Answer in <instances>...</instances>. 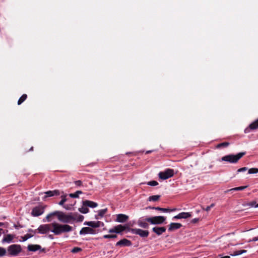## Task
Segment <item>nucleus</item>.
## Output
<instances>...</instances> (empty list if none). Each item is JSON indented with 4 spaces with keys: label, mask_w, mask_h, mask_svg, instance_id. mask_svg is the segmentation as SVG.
Instances as JSON below:
<instances>
[{
    "label": "nucleus",
    "mask_w": 258,
    "mask_h": 258,
    "mask_svg": "<svg viewBox=\"0 0 258 258\" xmlns=\"http://www.w3.org/2000/svg\"><path fill=\"white\" fill-rule=\"evenodd\" d=\"M72 230V227L69 225L61 224L56 222L41 225L37 228L38 233L46 234L51 231L56 235H60L62 233L69 232Z\"/></svg>",
    "instance_id": "1"
},
{
    "label": "nucleus",
    "mask_w": 258,
    "mask_h": 258,
    "mask_svg": "<svg viewBox=\"0 0 258 258\" xmlns=\"http://www.w3.org/2000/svg\"><path fill=\"white\" fill-rule=\"evenodd\" d=\"M57 214L58 220L64 223H73L75 222H81L84 220V216L77 212L66 214L62 212L58 211Z\"/></svg>",
    "instance_id": "2"
},
{
    "label": "nucleus",
    "mask_w": 258,
    "mask_h": 258,
    "mask_svg": "<svg viewBox=\"0 0 258 258\" xmlns=\"http://www.w3.org/2000/svg\"><path fill=\"white\" fill-rule=\"evenodd\" d=\"M245 152H240L236 155L229 154L222 157L221 161L227 162L229 163L234 164L238 161L245 155Z\"/></svg>",
    "instance_id": "3"
},
{
    "label": "nucleus",
    "mask_w": 258,
    "mask_h": 258,
    "mask_svg": "<svg viewBox=\"0 0 258 258\" xmlns=\"http://www.w3.org/2000/svg\"><path fill=\"white\" fill-rule=\"evenodd\" d=\"M22 251L20 245L12 244L8 247V255L14 256L17 255Z\"/></svg>",
    "instance_id": "4"
},
{
    "label": "nucleus",
    "mask_w": 258,
    "mask_h": 258,
    "mask_svg": "<svg viewBox=\"0 0 258 258\" xmlns=\"http://www.w3.org/2000/svg\"><path fill=\"white\" fill-rule=\"evenodd\" d=\"M166 220V217L162 216H154L146 218V221L154 225H160Z\"/></svg>",
    "instance_id": "5"
},
{
    "label": "nucleus",
    "mask_w": 258,
    "mask_h": 258,
    "mask_svg": "<svg viewBox=\"0 0 258 258\" xmlns=\"http://www.w3.org/2000/svg\"><path fill=\"white\" fill-rule=\"evenodd\" d=\"M174 174L173 169L168 168L163 171L160 172L158 174V176L160 179L165 180L173 176Z\"/></svg>",
    "instance_id": "6"
},
{
    "label": "nucleus",
    "mask_w": 258,
    "mask_h": 258,
    "mask_svg": "<svg viewBox=\"0 0 258 258\" xmlns=\"http://www.w3.org/2000/svg\"><path fill=\"white\" fill-rule=\"evenodd\" d=\"M128 229H130L127 225H118L113 227L112 228L108 230L109 233H120L121 232L127 230L128 231Z\"/></svg>",
    "instance_id": "7"
},
{
    "label": "nucleus",
    "mask_w": 258,
    "mask_h": 258,
    "mask_svg": "<svg viewBox=\"0 0 258 258\" xmlns=\"http://www.w3.org/2000/svg\"><path fill=\"white\" fill-rule=\"evenodd\" d=\"M45 206L39 205L34 207L31 212V215L34 217L39 216L42 215L44 212Z\"/></svg>",
    "instance_id": "8"
},
{
    "label": "nucleus",
    "mask_w": 258,
    "mask_h": 258,
    "mask_svg": "<svg viewBox=\"0 0 258 258\" xmlns=\"http://www.w3.org/2000/svg\"><path fill=\"white\" fill-rule=\"evenodd\" d=\"M191 217V213L190 212H181L176 216H175L173 219H187Z\"/></svg>",
    "instance_id": "9"
},
{
    "label": "nucleus",
    "mask_w": 258,
    "mask_h": 258,
    "mask_svg": "<svg viewBox=\"0 0 258 258\" xmlns=\"http://www.w3.org/2000/svg\"><path fill=\"white\" fill-rule=\"evenodd\" d=\"M80 234H96L95 230L92 229V228L88 227H83L81 229V230L80 231Z\"/></svg>",
    "instance_id": "10"
},
{
    "label": "nucleus",
    "mask_w": 258,
    "mask_h": 258,
    "mask_svg": "<svg viewBox=\"0 0 258 258\" xmlns=\"http://www.w3.org/2000/svg\"><path fill=\"white\" fill-rule=\"evenodd\" d=\"M258 128V119L252 122L249 125L248 127L244 130L245 133H248L250 130H253Z\"/></svg>",
    "instance_id": "11"
},
{
    "label": "nucleus",
    "mask_w": 258,
    "mask_h": 258,
    "mask_svg": "<svg viewBox=\"0 0 258 258\" xmlns=\"http://www.w3.org/2000/svg\"><path fill=\"white\" fill-rule=\"evenodd\" d=\"M166 228L165 227H158L155 226L152 228V231L156 233L157 235H161L162 233L166 231Z\"/></svg>",
    "instance_id": "12"
},
{
    "label": "nucleus",
    "mask_w": 258,
    "mask_h": 258,
    "mask_svg": "<svg viewBox=\"0 0 258 258\" xmlns=\"http://www.w3.org/2000/svg\"><path fill=\"white\" fill-rule=\"evenodd\" d=\"M128 231L132 232L133 233L139 235L141 237L145 236V231L141 230L140 229H128Z\"/></svg>",
    "instance_id": "13"
},
{
    "label": "nucleus",
    "mask_w": 258,
    "mask_h": 258,
    "mask_svg": "<svg viewBox=\"0 0 258 258\" xmlns=\"http://www.w3.org/2000/svg\"><path fill=\"white\" fill-rule=\"evenodd\" d=\"M182 227V225L178 223H171L169 225L168 231H172L176 229H178Z\"/></svg>",
    "instance_id": "14"
},
{
    "label": "nucleus",
    "mask_w": 258,
    "mask_h": 258,
    "mask_svg": "<svg viewBox=\"0 0 258 258\" xmlns=\"http://www.w3.org/2000/svg\"><path fill=\"white\" fill-rule=\"evenodd\" d=\"M128 216L125 215L119 214L116 216V221L122 223L126 221L128 219Z\"/></svg>",
    "instance_id": "15"
},
{
    "label": "nucleus",
    "mask_w": 258,
    "mask_h": 258,
    "mask_svg": "<svg viewBox=\"0 0 258 258\" xmlns=\"http://www.w3.org/2000/svg\"><path fill=\"white\" fill-rule=\"evenodd\" d=\"M83 205L87 206V207H90L92 208H95L98 206V204L97 203L89 200H85L83 201Z\"/></svg>",
    "instance_id": "16"
},
{
    "label": "nucleus",
    "mask_w": 258,
    "mask_h": 258,
    "mask_svg": "<svg viewBox=\"0 0 258 258\" xmlns=\"http://www.w3.org/2000/svg\"><path fill=\"white\" fill-rule=\"evenodd\" d=\"M131 245V242L126 239L120 240L116 243V246H130Z\"/></svg>",
    "instance_id": "17"
},
{
    "label": "nucleus",
    "mask_w": 258,
    "mask_h": 258,
    "mask_svg": "<svg viewBox=\"0 0 258 258\" xmlns=\"http://www.w3.org/2000/svg\"><path fill=\"white\" fill-rule=\"evenodd\" d=\"M27 248L28 250L30 251H36L41 249V246L38 244H29Z\"/></svg>",
    "instance_id": "18"
},
{
    "label": "nucleus",
    "mask_w": 258,
    "mask_h": 258,
    "mask_svg": "<svg viewBox=\"0 0 258 258\" xmlns=\"http://www.w3.org/2000/svg\"><path fill=\"white\" fill-rule=\"evenodd\" d=\"M45 196L44 197V199L47 198V197H50L54 196H57L59 195V191L58 190H54L52 191H48L45 192Z\"/></svg>",
    "instance_id": "19"
},
{
    "label": "nucleus",
    "mask_w": 258,
    "mask_h": 258,
    "mask_svg": "<svg viewBox=\"0 0 258 258\" xmlns=\"http://www.w3.org/2000/svg\"><path fill=\"white\" fill-rule=\"evenodd\" d=\"M100 221H90L84 223V224L87 225L92 228H97L99 227Z\"/></svg>",
    "instance_id": "20"
},
{
    "label": "nucleus",
    "mask_w": 258,
    "mask_h": 258,
    "mask_svg": "<svg viewBox=\"0 0 258 258\" xmlns=\"http://www.w3.org/2000/svg\"><path fill=\"white\" fill-rule=\"evenodd\" d=\"M14 238V236L11 234L7 235L3 239L2 242H10Z\"/></svg>",
    "instance_id": "21"
},
{
    "label": "nucleus",
    "mask_w": 258,
    "mask_h": 258,
    "mask_svg": "<svg viewBox=\"0 0 258 258\" xmlns=\"http://www.w3.org/2000/svg\"><path fill=\"white\" fill-rule=\"evenodd\" d=\"M153 209L156 210L160 211H162L163 212H170L173 211L175 210V209L171 210L170 209L163 208H160L159 207H153Z\"/></svg>",
    "instance_id": "22"
},
{
    "label": "nucleus",
    "mask_w": 258,
    "mask_h": 258,
    "mask_svg": "<svg viewBox=\"0 0 258 258\" xmlns=\"http://www.w3.org/2000/svg\"><path fill=\"white\" fill-rule=\"evenodd\" d=\"M107 209L105 208L104 209H102L98 211V214L97 216H96V219H98V216L100 217H102L107 212Z\"/></svg>",
    "instance_id": "23"
},
{
    "label": "nucleus",
    "mask_w": 258,
    "mask_h": 258,
    "mask_svg": "<svg viewBox=\"0 0 258 258\" xmlns=\"http://www.w3.org/2000/svg\"><path fill=\"white\" fill-rule=\"evenodd\" d=\"M79 211L83 214H86L89 212V209L87 206L83 205L81 208H79Z\"/></svg>",
    "instance_id": "24"
},
{
    "label": "nucleus",
    "mask_w": 258,
    "mask_h": 258,
    "mask_svg": "<svg viewBox=\"0 0 258 258\" xmlns=\"http://www.w3.org/2000/svg\"><path fill=\"white\" fill-rule=\"evenodd\" d=\"M58 211H54L52 213H49L48 214L46 217V219L47 221L49 222L51 221V218L53 216H56L57 217V214Z\"/></svg>",
    "instance_id": "25"
},
{
    "label": "nucleus",
    "mask_w": 258,
    "mask_h": 258,
    "mask_svg": "<svg viewBox=\"0 0 258 258\" xmlns=\"http://www.w3.org/2000/svg\"><path fill=\"white\" fill-rule=\"evenodd\" d=\"M247 187V186H239V187H234V188H233L228 190L226 191V192H228L230 191H232V190H233V191L242 190L245 189Z\"/></svg>",
    "instance_id": "26"
},
{
    "label": "nucleus",
    "mask_w": 258,
    "mask_h": 258,
    "mask_svg": "<svg viewBox=\"0 0 258 258\" xmlns=\"http://www.w3.org/2000/svg\"><path fill=\"white\" fill-rule=\"evenodd\" d=\"M246 252V250H235V251H233V253H231L230 254L232 256H236V255H238L241 254Z\"/></svg>",
    "instance_id": "27"
},
{
    "label": "nucleus",
    "mask_w": 258,
    "mask_h": 258,
    "mask_svg": "<svg viewBox=\"0 0 258 258\" xmlns=\"http://www.w3.org/2000/svg\"><path fill=\"white\" fill-rule=\"evenodd\" d=\"M82 192L81 190H78L75 193L69 194V196L72 198H79V195L82 194Z\"/></svg>",
    "instance_id": "28"
},
{
    "label": "nucleus",
    "mask_w": 258,
    "mask_h": 258,
    "mask_svg": "<svg viewBox=\"0 0 258 258\" xmlns=\"http://www.w3.org/2000/svg\"><path fill=\"white\" fill-rule=\"evenodd\" d=\"M160 196H159V195L152 196H150L148 198V200L149 201L155 202V201H158L160 199Z\"/></svg>",
    "instance_id": "29"
},
{
    "label": "nucleus",
    "mask_w": 258,
    "mask_h": 258,
    "mask_svg": "<svg viewBox=\"0 0 258 258\" xmlns=\"http://www.w3.org/2000/svg\"><path fill=\"white\" fill-rule=\"evenodd\" d=\"M138 225L141 227H145V219L144 218H140L138 222Z\"/></svg>",
    "instance_id": "30"
},
{
    "label": "nucleus",
    "mask_w": 258,
    "mask_h": 258,
    "mask_svg": "<svg viewBox=\"0 0 258 258\" xmlns=\"http://www.w3.org/2000/svg\"><path fill=\"white\" fill-rule=\"evenodd\" d=\"M27 96L26 94H23L18 100V104H21L27 99Z\"/></svg>",
    "instance_id": "31"
},
{
    "label": "nucleus",
    "mask_w": 258,
    "mask_h": 258,
    "mask_svg": "<svg viewBox=\"0 0 258 258\" xmlns=\"http://www.w3.org/2000/svg\"><path fill=\"white\" fill-rule=\"evenodd\" d=\"M229 144H230L229 142H223V143L218 144L217 145V148H222V147H228L229 145Z\"/></svg>",
    "instance_id": "32"
},
{
    "label": "nucleus",
    "mask_w": 258,
    "mask_h": 258,
    "mask_svg": "<svg viewBox=\"0 0 258 258\" xmlns=\"http://www.w3.org/2000/svg\"><path fill=\"white\" fill-rule=\"evenodd\" d=\"M33 234H31V233H27L26 235H25L24 236L22 237V241H25L28 239L33 237Z\"/></svg>",
    "instance_id": "33"
},
{
    "label": "nucleus",
    "mask_w": 258,
    "mask_h": 258,
    "mask_svg": "<svg viewBox=\"0 0 258 258\" xmlns=\"http://www.w3.org/2000/svg\"><path fill=\"white\" fill-rule=\"evenodd\" d=\"M66 195L61 196V200L59 202V205L60 206H63L64 203L67 201V199L66 198Z\"/></svg>",
    "instance_id": "34"
},
{
    "label": "nucleus",
    "mask_w": 258,
    "mask_h": 258,
    "mask_svg": "<svg viewBox=\"0 0 258 258\" xmlns=\"http://www.w3.org/2000/svg\"><path fill=\"white\" fill-rule=\"evenodd\" d=\"M248 173L249 174L257 173H258V168H251L248 170Z\"/></svg>",
    "instance_id": "35"
},
{
    "label": "nucleus",
    "mask_w": 258,
    "mask_h": 258,
    "mask_svg": "<svg viewBox=\"0 0 258 258\" xmlns=\"http://www.w3.org/2000/svg\"><path fill=\"white\" fill-rule=\"evenodd\" d=\"M7 251L5 248L0 247V256H3L6 254Z\"/></svg>",
    "instance_id": "36"
},
{
    "label": "nucleus",
    "mask_w": 258,
    "mask_h": 258,
    "mask_svg": "<svg viewBox=\"0 0 258 258\" xmlns=\"http://www.w3.org/2000/svg\"><path fill=\"white\" fill-rule=\"evenodd\" d=\"M81 251H82V249L78 247H75L71 250L72 253H77Z\"/></svg>",
    "instance_id": "37"
},
{
    "label": "nucleus",
    "mask_w": 258,
    "mask_h": 258,
    "mask_svg": "<svg viewBox=\"0 0 258 258\" xmlns=\"http://www.w3.org/2000/svg\"><path fill=\"white\" fill-rule=\"evenodd\" d=\"M147 184L150 186H156L158 184V182L155 180H153L147 182Z\"/></svg>",
    "instance_id": "38"
},
{
    "label": "nucleus",
    "mask_w": 258,
    "mask_h": 258,
    "mask_svg": "<svg viewBox=\"0 0 258 258\" xmlns=\"http://www.w3.org/2000/svg\"><path fill=\"white\" fill-rule=\"evenodd\" d=\"M28 232H30L31 234H33V235L36 234L37 232H38L37 229L36 230H32L31 229H29L28 230Z\"/></svg>",
    "instance_id": "39"
},
{
    "label": "nucleus",
    "mask_w": 258,
    "mask_h": 258,
    "mask_svg": "<svg viewBox=\"0 0 258 258\" xmlns=\"http://www.w3.org/2000/svg\"><path fill=\"white\" fill-rule=\"evenodd\" d=\"M248 169V168L246 167H242L237 170V172H243L245 171Z\"/></svg>",
    "instance_id": "40"
},
{
    "label": "nucleus",
    "mask_w": 258,
    "mask_h": 258,
    "mask_svg": "<svg viewBox=\"0 0 258 258\" xmlns=\"http://www.w3.org/2000/svg\"><path fill=\"white\" fill-rule=\"evenodd\" d=\"M257 204H256V202L255 201H252L250 203H249L248 204H247V205L250 206V207H255V205H256Z\"/></svg>",
    "instance_id": "41"
},
{
    "label": "nucleus",
    "mask_w": 258,
    "mask_h": 258,
    "mask_svg": "<svg viewBox=\"0 0 258 258\" xmlns=\"http://www.w3.org/2000/svg\"><path fill=\"white\" fill-rule=\"evenodd\" d=\"M74 182L77 186H81L82 184V182L81 180H77L75 181Z\"/></svg>",
    "instance_id": "42"
},
{
    "label": "nucleus",
    "mask_w": 258,
    "mask_h": 258,
    "mask_svg": "<svg viewBox=\"0 0 258 258\" xmlns=\"http://www.w3.org/2000/svg\"><path fill=\"white\" fill-rule=\"evenodd\" d=\"M199 218H194L191 220V222L193 223H196L199 221Z\"/></svg>",
    "instance_id": "43"
},
{
    "label": "nucleus",
    "mask_w": 258,
    "mask_h": 258,
    "mask_svg": "<svg viewBox=\"0 0 258 258\" xmlns=\"http://www.w3.org/2000/svg\"><path fill=\"white\" fill-rule=\"evenodd\" d=\"M103 237L105 239L107 238H111V234H108V235H103Z\"/></svg>",
    "instance_id": "44"
},
{
    "label": "nucleus",
    "mask_w": 258,
    "mask_h": 258,
    "mask_svg": "<svg viewBox=\"0 0 258 258\" xmlns=\"http://www.w3.org/2000/svg\"><path fill=\"white\" fill-rule=\"evenodd\" d=\"M257 240H258L257 237H253L252 239H250L248 241V242H250V241H256Z\"/></svg>",
    "instance_id": "45"
},
{
    "label": "nucleus",
    "mask_w": 258,
    "mask_h": 258,
    "mask_svg": "<svg viewBox=\"0 0 258 258\" xmlns=\"http://www.w3.org/2000/svg\"><path fill=\"white\" fill-rule=\"evenodd\" d=\"M205 211H209L211 209V207H209V206H207L205 209H204Z\"/></svg>",
    "instance_id": "46"
},
{
    "label": "nucleus",
    "mask_w": 258,
    "mask_h": 258,
    "mask_svg": "<svg viewBox=\"0 0 258 258\" xmlns=\"http://www.w3.org/2000/svg\"><path fill=\"white\" fill-rule=\"evenodd\" d=\"M111 238H115L117 237V235L116 234H111Z\"/></svg>",
    "instance_id": "47"
},
{
    "label": "nucleus",
    "mask_w": 258,
    "mask_h": 258,
    "mask_svg": "<svg viewBox=\"0 0 258 258\" xmlns=\"http://www.w3.org/2000/svg\"><path fill=\"white\" fill-rule=\"evenodd\" d=\"M48 237L49 238H50L51 239H53V236L51 234H50L48 235Z\"/></svg>",
    "instance_id": "48"
},
{
    "label": "nucleus",
    "mask_w": 258,
    "mask_h": 258,
    "mask_svg": "<svg viewBox=\"0 0 258 258\" xmlns=\"http://www.w3.org/2000/svg\"><path fill=\"white\" fill-rule=\"evenodd\" d=\"M63 207L67 209V210H70V208L69 207V206H64Z\"/></svg>",
    "instance_id": "49"
},
{
    "label": "nucleus",
    "mask_w": 258,
    "mask_h": 258,
    "mask_svg": "<svg viewBox=\"0 0 258 258\" xmlns=\"http://www.w3.org/2000/svg\"><path fill=\"white\" fill-rule=\"evenodd\" d=\"M100 224H99V227L100 226H103L104 225V223L103 222H101L100 221Z\"/></svg>",
    "instance_id": "50"
},
{
    "label": "nucleus",
    "mask_w": 258,
    "mask_h": 258,
    "mask_svg": "<svg viewBox=\"0 0 258 258\" xmlns=\"http://www.w3.org/2000/svg\"><path fill=\"white\" fill-rule=\"evenodd\" d=\"M152 152L151 150L146 151V154L151 153Z\"/></svg>",
    "instance_id": "51"
},
{
    "label": "nucleus",
    "mask_w": 258,
    "mask_h": 258,
    "mask_svg": "<svg viewBox=\"0 0 258 258\" xmlns=\"http://www.w3.org/2000/svg\"><path fill=\"white\" fill-rule=\"evenodd\" d=\"M209 207H211V209L214 206V204H212L210 206H209Z\"/></svg>",
    "instance_id": "52"
},
{
    "label": "nucleus",
    "mask_w": 258,
    "mask_h": 258,
    "mask_svg": "<svg viewBox=\"0 0 258 258\" xmlns=\"http://www.w3.org/2000/svg\"><path fill=\"white\" fill-rule=\"evenodd\" d=\"M153 207H150H150H147V208H146V209H153Z\"/></svg>",
    "instance_id": "53"
},
{
    "label": "nucleus",
    "mask_w": 258,
    "mask_h": 258,
    "mask_svg": "<svg viewBox=\"0 0 258 258\" xmlns=\"http://www.w3.org/2000/svg\"><path fill=\"white\" fill-rule=\"evenodd\" d=\"M148 234H149L148 231H146V237H147L148 236Z\"/></svg>",
    "instance_id": "54"
},
{
    "label": "nucleus",
    "mask_w": 258,
    "mask_h": 258,
    "mask_svg": "<svg viewBox=\"0 0 258 258\" xmlns=\"http://www.w3.org/2000/svg\"><path fill=\"white\" fill-rule=\"evenodd\" d=\"M4 225L3 223L0 222V226H3Z\"/></svg>",
    "instance_id": "55"
},
{
    "label": "nucleus",
    "mask_w": 258,
    "mask_h": 258,
    "mask_svg": "<svg viewBox=\"0 0 258 258\" xmlns=\"http://www.w3.org/2000/svg\"><path fill=\"white\" fill-rule=\"evenodd\" d=\"M33 150V147H32L30 149V151H32Z\"/></svg>",
    "instance_id": "56"
},
{
    "label": "nucleus",
    "mask_w": 258,
    "mask_h": 258,
    "mask_svg": "<svg viewBox=\"0 0 258 258\" xmlns=\"http://www.w3.org/2000/svg\"><path fill=\"white\" fill-rule=\"evenodd\" d=\"M41 251H44V249H42L41 250Z\"/></svg>",
    "instance_id": "57"
},
{
    "label": "nucleus",
    "mask_w": 258,
    "mask_h": 258,
    "mask_svg": "<svg viewBox=\"0 0 258 258\" xmlns=\"http://www.w3.org/2000/svg\"><path fill=\"white\" fill-rule=\"evenodd\" d=\"M255 207H256V208H257V207H258V204H257L256 205H255Z\"/></svg>",
    "instance_id": "58"
},
{
    "label": "nucleus",
    "mask_w": 258,
    "mask_h": 258,
    "mask_svg": "<svg viewBox=\"0 0 258 258\" xmlns=\"http://www.w3.org/2000/svg\"><path fill=\"white\" fill-rule=\"evenodd\" d=\"M257 237V240H258V236H257V237Z\"/></svg>",
    "instance_id": "59"
}]
</instances>
